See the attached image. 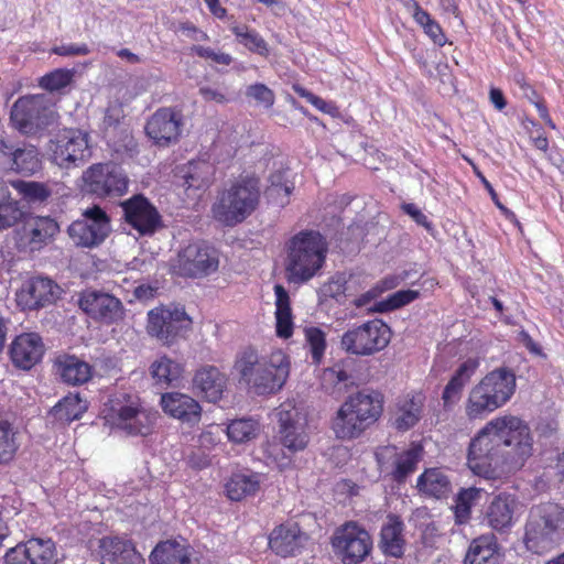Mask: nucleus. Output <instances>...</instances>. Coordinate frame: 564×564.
Masks as SVG:
<instances>
[{"label": "nucleus", "mask_w": 564, "mask_h": 564, "mask_svg": "<svg viewBox=\"0 0 564 564\" xmlns=\"http://www.w3.org/2000/svg\"><path fill=\"white\" fill-rule=\"evenodd\" d=\"M533 454V437L528 424L513 415L489 421L470 441L469 469L487 479L519 470Z\"/></svg>", "instance_id": "obj_1"}, {"label": "nucleus", "mask_w": 564, "mask_h": 564, "mask_svg": "<svg viewBox=\"0 0 564 564\" xmlns=\"http://www.w3.org/2000/svg\"><path fill=\"white\" fill-rule=\"evenodd\" d=\"M290 368V359L281 349L261 357L256 350L246 349L235 362V369L241 380L257 394L273 393L280 390L289 378Z\"/></svg>", "instance_id": "obj_2"}, {"label": "nucleus", "mask_w": 564, "mask_h": 564, "mask_svg": "<svg viewBox=\"0 0 564 564\" xmlns=\"http://www.w3.org/2000/svg\"><path fill=\"white\" fill-rule=\"evenodd\" d=\"M382 413V395L372 390H361L349 395L337 410L332 430L339 440L361 435Z\"/></svg>", "instance_id": "obj_3"}, {"label": "nucleus", "mask_w": 564, "mask_h": 564, "mask_svg": "<svg viewBox=\"0 0 564 564\" xmlns=\"http://www.w3.org/2000/svg\"><path fill=\"white\" fill-rule=\"evenodd\" d=\"M327 250V242L318 231L303 230L296 234L288 245V280L302 284L313 279L322 270Z\"/></svg>", "instance_id": "obj_4"}, {"label": "nucleus", "mask_w": 564, "mask_h": 564, "mask_svg": "<svg viewBox=\"0 0 564 564\" xmlns=\"http://www.w3.org/2000/svg\"><path fill=\"white\" fill-rule=\"evenodd\" d=\"M516 375L507 368L487 373L469 392L465 405L468 419H484L503 406L516 391Z\"/></svg>", "instance_id": "obj_5"}, {"label": "nucleus", "mask_w": 564, "mask_h": 564, "mask_svg": "<svg viewBox=\"0 0 564 564\" xmlns=\"http://www.w3.org/2000/svg\"><path fill=\"white\" fill-rule=\"evenodd\" d=\"M564 535V508L547 502L531 508L524 532L527 549L535 554L551 551Z\"/></svg>", "instance_id": "obj_6"}, {"label": "nucleus", "mask_w": 564, "mask_h": 564, "mask_svg": "<svg viewBox=\"0 0 564 564\" xmlns=\"http://www.w3.org/2000/svg\"><path fill=\"white\" fill-rule=\"evenodd\" d=\"M259 199V180L241 177L218 195L212 207L213 217L223 225L235 226L252 214Z\"/></svg>", "instance_id": "obj_7"}, {"label": "nucleus", "mask_w": 564, "mask_h": 564, "mask_svg": "<svg viewBox=\"0 0 564 564\" xmlns=\"http://www.w3.org/2000/svg\"><path fill=\"white\" fill-rule=\"evenodd\" d=\"M57 112L44 94L20 97L12 106L13 126L25 135H39L57 122Z\"/></svg>", "instance_id": "obj_8"}, {"label": "nucleus", "mask_w": 564, "mask_h": 564, "mask_svg": "<svg viewBox=\"0 0 564 564\" xmlns=\"http://www.w3.org/2000/svg\"><path fill=\"white\" fill-rule=\"evenodd\" d=\"M47 151L61 169L82 166L91 156L89 134L79 129H65L50 140Z\"/></svg>", "instance_id": "obj_9"}, {"label": "nucleus", "mask_w": 564, "mask_h": 564, "mask_svg": "<svg viewBox=\"0 0 564 564\" xmlns=\"http://www.w3.org/2000/svg\"><path fill=\"white\" fill-rule=\"evenodd\" d=\"M109 419L115 426L130 435H147L156 415L145 410L138 397L122 393L111 400Z\"/></svg>", "instance_id": "obj_10"}, {"label": "nucleus", "mask_w": 564, "mask_h": 564, "mask_svg": "<svg viewBox=\"0 0 564 564\" xmlns=\"http://www.w3.org/2000/svg\"><path fill=\"white\" fill-rule=\"evenodd\" d=\"M391 339L389 326L381 319L368 321L349 328L341 336V348L356 356H371L384 349Z\"/></svg>", "instance_id": "obj_11"}, {"label": "nucleus", "mask_w": 564, "mask_h": 564, "mask_svg": "<svg viewBox=\"0 0 564 564\" xmlns=\"http://www.w3.org/2000/svg\"><path fill=\"white\" fill-rule=\"evenodd\" d=\"M82 189L97 197H120L127 194L129 178L115 163H95L83 172Z\"/></svg>", "instance_id": "obj_12"}, {"label": "nucleus", "mask_w": 564, "mask_h": 564, "mask_svg": "<svg viewBox=\"0 0 564 564\" xmlns=\"http://www.w3.org/2000/svg\"><path fill=\"white\" fill-rule=\"evenodd\" d=\"M219 265L215 249L203 242H193L182 248L171 260L174 274L185 278H202L214 273Z\"/></svg>", "instance_id": "obj_13"}, {"label": "nucleus", "mask_w": 564, "mask_h": 564, "mask_svg": "<svg viewBox=\"0 0 564 564\" xmlns=\"http://www.w3.org/2000/svg\"><path fill=\"white\" fill-rule=\"evenodd\" d=\"M332 546L344 564H359L370 554L372 539L358 523L346 522L335 531Z\"/></svg>", "instance_id": "obj_14"}, {"label": "nucleus", "mask_w": 564, "mask_h": 564, "mask_svg": "<svg viewBox=\"0 0 564 564\" xmlns=\"http://www.w3.org/2000/svg\"><path fill=\"white\" fill-rule=\"evenodd\" d=\"M276 416L282 446L290 453L303 451L308 444L307 417L303 406L288 400L276 409Z\"/></svg>", "instance_id": "obj_15"}, {"label": "nucleus", "mask_w": 564, "mask_h": 564, "mask_svg": "<svg viewBox=\"0 0 564 564\" xmlns=\"http://www.w3.org/2000/svg\"><path fill=\"white\" fill-rule=\"evenodd\" d=\"M110 231V217L97 205L86 208L82 218L73 221L68 227L72 241L76 246L85 248L98 247L106 240Z\"/></svg>", "instance_id": "obj_16"}, {"label": "nucleus", "mask_w": 564, "mask_h": 564, "mask_svg": "<svg viewBox=\"0 0 564 564\" xmlns=\"http://www.w3.org/2000/svg\"><path fill=\"white\" fill-rule=\"evenodd\" d=\"M423 454V446L412 443L402 452H398L395 447L391 446L380 448L376 453V457L381 470L387 471L397 482H404L416 470Z\"/></svg>", "instance_id": "obj_17"}, {"label": "nucleus", "mask_w": 564, "mask_h": 564, "mask_svg": "<svg viewBox=\"0 0 564 564\" xmlns=\"http://www.w3.org/2000/svg\"><path fill=\"white\" fill-rule=\"evenodd\" d=\"M191 325L182 307H155L148 313V333L165 344H171Z\"/></svg>", "instance_id": "obj_18"}, {"label": "nucleus", "mask_w": 564, "mask_h": 564, "mask_svg": "<svg viewBox=\"0 0 564 564\" xmlns=\"http://www.w3.org/2000/svg\"><path fill=\"white\" fill-rule=\"evenodd\" d=\"M120 205L126 223L140 236H152L163 227L160 213L143 195H134Z\"/></svg>", "instance_id": "obj_19"}, {"label": "nucleus", "mask_w": 564, "mask_h": 564, "mask_svg": "<svg viewBox=\"0 0 564 564\" xmlns=\"http://www.w3.org/2000/svg\"><path fill=\"white\" fill-rule=\"evenodd\" d=\"M78 304L89 317L105 324L117 323L124 315L121 301L106 292L84 291L79 296Z\"/></svg>", "instance_id": "obj_20"}, {"label": "nucleus", "mask_w": 564, "mask_h": 564, "mask_svg": "<svg viewBox=\"0 0 564 564\" xmlns=\"http://www.w3.org/2000/svg\"><path fill=\"white\" fill-rule=\"evenodd\" d=\"M59 288L48 278H32L17 292V303L22 310H36L55 301Z\"/></svg>", "instance_id": "obj_21"}, {"label": "nucleus", "mask_w": 564, "mask_h": 564, "mask_svg": "<svg viewBox=\"0 0 564 564\" xmlns=\"http://www.w3.org/2000/svg\"><path fill=\"white\" fill-rule=\"evenodd\" d=\"M0 164L17 173L30 175L40 170L41 160L34 145L19 148L1 140Z\"/></svg>", "instance_id": "obj_22"}, {"label": "nucleus", "mask_w": 564, "mask_h": 564, "mask_svg": "<svg viewBox=\"0 0 564 564\" xmlns=\"http://www.w3.org/2000/svg\"><path fill=\"white\" fill-rule=\"evenodd\" d=\"M145 132L155 144L169 145L181 133V117L170 108H161L148 120Z\"/></svg>", "instance_id": "obj_23"}, {"label": "nucleus", "mask_w": 564, "mask_h": 564, "mask_svg": "<svg viewBox=\"0 0 564 564\" xmlns=\"http://www.w3.org/2000/svg\"><path fill=\"white\" fill-rule=\"evenodd\" d=\"M98 553L101 564H145L132 542L118 536L100 539Z\"/></svg>", "instance_id": "obj_24"}, {"label": "nucleus", "mask_w": 564, "mask_h": 564, "mask_svg": "<svg viewBox=\"0 0 564 564\" xmlns=\"http://www.w3.org/2000/svg\"><path fill=\"white\" fill-rule=\"evenodd\" d=\"M44 344L36 333H23L14 338L10 347L12 362L21 369L29 370L43 357Z\"/></svg>", "instance_id": "obj_25"}, {"label": "nucleus", "mask_w": 564, "mask_h": 564, "mask_svg": "<svg viewBox=\"0 0 564 564\" xmlns=\"http://www.w3.org/2000/svg\"><path fill=\"white\" fill-rule=\"evenodd\" d=\"M519 502L510 494H499L489 503L486 511L488 525L497 532H507L510 530L517 517Z\"/></svg>", "instance_id": "obj_26"}, {"label": "nucleus", "mask_w": 564, "mask_h": 564, "mask_svg": "<svg viewBox=\"0 0 564 564\" xmlns=\"http://www.w3.org/2000/svg\"><path fill=\"white\" fill-rule=\"evenodd\" d=\"M307 536L296 523L276 527L269 536V546L278 555L293 556L304 547Z\"/></svg>", "instance_id": "obj_27"}, {"label": "nucleus", "mask_w": 564, "mask_h": 564, "mask_svg": "<svg viewBox=\"0 0 564 564\" xmlns=\"http://www.w3.org/2000/svg\"><path fill=\"white\" fill-rule=\"evenodd\" d=\"M161 405L167 415L183 423L196 424L200 420L202 408L199 403L187 394L180 392L164 393L161 397Z\"/></svg>", "instance_id": "obj_28"}, {"label": "nucleus", "mask_w": 564, "mask_h": 564, "mask_svg": "<svg viewBox=\"0 0 564 564\" xmlns=\"http://www.w3.org/2000/svg\"><path fill=\"white\" fill-rule=\"evenodd\" d=\"M405 525L401 518L395 514H388L381 525L379 549L384 555L401 557L405 550Z\"/></svg>", "instance_id": "obj_29"}, {"label": "nucleus", "mask_w": 564, "mask_h": 564, "mask_svg": "<svg viewBox=\"0 0 564 564\" xmlns=\"http://www.w3.org/2000/svg\"><path fill=\"white\" fill-rule=\"evenodd\" d=\"M425 397L417 392L398 400L393 413V425L398 431H408L423 416Z\"/></svg>", "instance_id": "obj_30"}, {"label": "nucleus", "mask_w": 564, "mask_h": 564, "mask_svg": "<svg viewBox=\"0 0 564 564\" xmlns=\"http://www.w3.org/2000/svg\"><path fill=\"white\" fill-rule=\"evenodd\" d=\"M501 552L495 534L475 538L467 550L464 564H500Z\"/></svg>", "instance_id": "obj_31"}, {"label": "nucleus", "mask_w": 564, "mask_h": 564, "mask_svg": "<svg viewBox=\"0 0 564 564\" xmlns=\"http://www.w3.org/2000/svg\"><path fill=\"white\" fill-rule=\"evenodd\" d=\"M149 560L151 564H195L192 547L186 542L177 540L158 543Z\"/></svg>", "instance_id": "obj_32"}, {"label": "nucleus", "mask_w": 564, "mask_h": 564, "mask_svg": "<svg viewBox=\"0 0 564 564\" xmlns=\"http://www.w3.org/2000/svg\"><path fill=\"white\" fill-rule=\"evenodd\" d=\"M477 367V360L468 359L456 369L442 393L443 404L446 410H451L459 402L463 389L474 376Z\"/></svg>", "instance_id": "obj_33"}, {"label": "nucleus", "mask_w": 564, "mask_h": 564, "mask_svg": "<svg viewBox=\"0 0 564 564\" xmlns=\"http://www.w3.org/2000/svg\"><path fill=\"white\" fill-rule=\"evenodd\" d=\"M193 382L206 400L217 402L225 391L227 379L216 367L206 366L197 370Z\"/></svg>", "instance_id": "obj_34"}, {"label": "nucleus", "mask_w": 564, "mask_h": 564, "mask_svg": "<svg viewBox=\"0 0 564 564\" xmlns=\"http://www.w3.org/2000/svg\"><path fill=\"white\" fill-rule=\"evenodd\" d=\"M55 366L62 380L68 384H83L91 378L90 365L76 356H62Z\"/></svg>", "instance_id": "obj_35"}, {"label": "nucleus", "mask_w": 564, "mask_h": 564, "mask_svg": "<svg viewBox=\"0 0 564 564\" xmlns=\"http://www.w3.org/2000/svg\"><path fill=\"white\" fill-rule=\"evenodd\" d=\"M275 294V330L280 338L288 339L293 334V316L290 305V296L286 290L280 285H274Z\"/></svg>", "instance_id": "obj_36"}, {"label": "nucleus", "mask_w": 564, "mask_h": 564, "mask_svg": "<svg viewBox=\"0 0 564 564\" xmlns=\"http://www.w3.org/2000/svg\"><path fill=\"white\" fill-rule=\"evenodd\" d=\"M416 487L422 494L441 499L449 494L451 481L442 469L430 468L420 475Z\"/></svg>", "instance_id": "obj_37"}, {"label": "nucleus", "mask_w": 564, "mask_h": 564, "mask_svg": "<svg viewBox=\"0 0 564 564\" xmlns=\"http://www.w3.org/2000/svg\"><path fill=\"white\" fill-rule=\"evenodd\" d=\"M31 249H40L57 231V223L48 217H40L29 221L24 228Z\"/></svg>", "instance_id": "obj_38"}, {"label": "nucleus", "mask_w": 564, "mask_h": 564, "mask_svg": "<svg viewBox=\"0 0 564 564\" xmlns=\"http://www.w3.org/2000/svg\"><path fill=\"white\" fill-rule=\"evenodd\" d=\"M260 486L257 474H234L226 484L227 496L230 500L240 501L254 495Z\"/></svg>", "instance_id": "obj_39"}, {"label": "nucleus", "mask_w": 564, "mask_h": 564, "mask_svg": "<svg viewBox=\"0 0 564 564\" xmlns=\"http://www.w3.org/2000/svg\"><path fill=\"white\" fill-rule=\"evenodd\" d=\"M25 542L31 564L57 563V550L52 539L32 538Z\"/></svg>", "instance_id": "obj_40"}, {"label": "nucleus", "mask_w": 564, "mask_h": 564, "mask_svg": "<svg viewBox=\"0 0 564 564\" xmlns=\"http://www.w3.org/2000/svg\"><path fill=\"white\" fill-rule=\"evenodd\" d=\"M87 410V402L82 400L78 393L63 398L51 411L52 415L63 422H73L80 419Z\"/></svg>", "instance_id": "obj_41"}, {"label": "nucleus", "mask_w": 564, "mask_h": 564, "mask_svg": "<svg viewBox=\"0 0 564 564\" xmlns=\"http://www.w3.org/2000/svg\"><path fill=\"white\" fill-rule=\"evenodd\" d=\"M225 432L231 442L247 443L258 436L260 424L253 419H238L231 421Z\"/></svg>", "instance_id": "obj_42"}, {"label": "nucleus", "mask_w": 564, "mask_h": 564, "mask_svg": "<svg viewBox=\"0 0 564 564\" xmlns=\"http://www.w3.org/2000/svg\"><path fill=\"white\" fill-rule=\"evenodd\" d=\"M18 448L17 430L9 420L0 416V465L9 464Z\"/></svg>", "instance_id": "obj_43"}, {"label": "nucleus", "mask_w": 564, "mask_h": 564, "mask_svg": "<svg viewBox=\"0 0 564 564\" xmlns=\"http://www.w3.org/2000/svg\"><path fill=\"white\" fill-rule=\"evenodd\" d=\"M230 31L236 35L238 42L250 52L263 57L269 55V46L265 40L254 30L246 25H231Z\"/></svg>", "instance_id": "obj_44"}, {"label": "nucleus", "mask_w": 564, "mask_h": 564, "mask_svg": "<svg viewBox=\"0 0 564 564\" xmlns=\"http://www.w3.org/2000/svg\"><path fill=\"white\" fill-rule=\"evenodd\" d=\"M413 19L436 45H445L446 36L441 25L416 1H413Z\"/></svg>", "instance_id": "obj_45"}, {"label": "nucleus", "mask_w": 564, "mask_h": 564, "mask_svg": "<svg viewBox=\"0 0 564 564\" xmlns=\"http://www.w3.org/2000/svg\"><path fill=\"white\" fill-rule=\"evenodd\" d=\"M214 166L205 161L191 162L188 172L185 175V184L188 188H206L208 187L214 177Z\"/></svg>", "instance_id": "obj_46"}, {"label": "nucleus", "mask_w": 564, "mask_h": 564, "mask_svg": "<svg viewBox=\"0 0 564 564\" xmlns=\"http://www.w3.org/2000/svg\"><path fill=\"white\" fill-rule=\"evenodd\" d=\"M181 373V365L166 356L160 357L151 365V375L158 384L169 386L178 380Z\"/></svg>", "instance_id": "obj_47"}, {"label": "nucleus", "mask_w": 564, "mask_h": 564, "mask_svg": "<svg viewBox=\"0 0 564 564\" xmlns=\"http://www.w3.org/2000/svg\"><path fill=\"white\" fill-rule=\"evenodd\" d=\"M322 384L332 394L341 393L354 384V377L339 365H335L324 370Z\"/></svg>", "instance_id": "obj_48"}, {"label": "nucleus", "mask_w": 564, "mask_h": 564, "mask_svg": "<svg viewBox=\"0 0 564 564\" xmlns=\"http://www.w3.org/2000/svg\"><path fill=\"white\" fill-rule=\"evenodd\" d=\"M356 281L354 279L346 280L345 275L336 274L322 288L325 296L335 299L341 302L343 299L354 295V286Z\"/></svg>", "instance_id": "obj_49"}, {"label": "nucleus", "mask_w": 564, "mask_h": 564, "mask_svg": "<svg viewBox=\"0 0 564 564\" xmlns=\"http://www.w3.org/2000/svg\"><path fill=\"white\" fill-rule=\"evenodd\" d=\"M305 346L307 347L314 364H321L326 350L325 333L314 326L304 328Z\"/></svg>", "instance_id": "obj_50"}, {"label": "nucleus", "mask_w": 564, "mask_h": 564, "mask_svg": "<svg viewBox=\"0 0 564 564\" xmlns=\"http://www.w3.org/2000/svg\"><path fill=\"white\" fill-rule=\"evenodd\" d=\"M74 75V69L57 68L42 76L39 86L51 93L59 91L70 85Z\"/></svg>", "instance_id": "obj_51"}, {"label": "nucleus", "mask_w": 564, "mask_h": 564, "mask_svg": "<svg viewBox=\"0 0 564 564\" xmlns=\"http://www.w3.org/2000/svg\"><path fill=\"white\" fill-rule=\"evenodd\" d=\"M417 296L419 291L400 290L389 295L386 300L375 303V306L369 310L380 313L394 311L413 302Z\"/></svg>", "instance_id": "obj_52"}, {"label": "nucleus", "mask_w": 564, "mask_h": 564, "mask_svg": "<svg viewBox=\"0 0 564 564\" xmlns=\"http://www.w3.org/2000/svg\"><path fill=\"white\" fill-rule=\"evenodd\" d=\"M479 490L476 488L463 489L457 498L454 507V514L456 522L459 524L466 523L470 517L473 502L478 498Z\"/></svg>", "instance_id": "obj_53"}, {"label": "nucleus", "mask_w": 564, "mask_h": 564, "mask_svg": "<svg viewBox=\"0 0 564 564\" xmlns=\"http://www.w3.org/2000/svg\"><path fill=\"white\" fill-rule=\"evenodd\" d=\"M20 191L32 202H44L52 194V189L47 184L37 182H22L20 184Z\"/></svg>", "instance_id": "obj_54"}, {"label": "nucleus", "mask_w": 564, "mask_h": 564, "mask_svg": "<svg viewBox=\"0 0 564 564\" xmlns=\"http://www.w3.org/2000/svg\"><path fill=\"white\" fill-rule=\"evenodd\" d=\"M246 95L264 108H270L274 104V94L264 84H253L249 86L247 88Z\"/></svg>", "instance_id": "obj_55"}, {"label": "nucleus", "mask_w": 564, "mask_h": 564, "mask_svg": "<svg viewBox=\"0 0 564 564\" xmlns=\"http://www.w3.org/2000/svg\"><path fill=\"white\" fill-rule=\"evenodd\" d=\"M22 217L18 203L0 204V230L12 227Z\"/></svg>", "instance_id": "obj_56"}, {"label": "nucleus", "mask_w": 564, "mask_h": 564, "mask_svg": "<svg viewBox=\"0 0 564 564\" xmlns=\"http://www.w3.org/2000/svg\"><path fill=\"white\" fill-rule=\"evenodd\" d=\"M293 186L288 183H281L272 178L271 185L267 189V196L271 199L276 200L281 206L289 203V196L292 194Z\"/></svg>", "instance_id": "obj_57"}, {"label": "nucleus", "mask_w": 564, "mask_h": 564, "mask_svg": "<svg viewBox=\"0 0 564 564\" xmlns=\"http://www.w3.org/2000/svg\"><path fill=\"white\" fill-rule=\"evenodd\" d=\"M224 433L225 430L219 425H209L198 437L200 448L212 449L220 443Z\"/></svg>", "instance_id": "obj_58"}, {"label": "nucleus", "mask_w": 564, "mask_h": 564, "mask_svg": "<svg viewBox=\"0 0 564 564\" xmlns=\"http://www.w3.org/2000/svg\"><path fill=\"white\" fill-rule=\"evenodd\" d=\"M294 91L299 96L305 98L311 105H313L316 109H318L319 111H322L324 113H332V111L335 109V107L332 104H329L326 100H324L323 98L314 95L313 93L308 91L307 89H305L302 86L295 85Z\"/></svg>", "instance_id": "obj_59"}, {"label": "nucleus", "mask_w": 564, "mask_h": 564, "mask_svg": "<svg viewBox=\"0 0 564 564\" xmlns=\"http://www.w3.org/2000/svg\"><path fill=\"white\" fill-rule=\"evenodd\" d=\"M52 53L59 56H85L90 53V48L85 43H68L55 45Z\"/></svg>", "instance_id": "obj_60"}, {"label": "nucleus", "mask_w": 564, "mask_h": 564, "mask_svg": "<svg viewBox=\"0 0 564 564\" xmlns=\"http://www.w3.org/2000/svg\"><path fill=\"white\" fill-rule=\"evenodd\" d=\"M192 51L199 57L212 59L217 64L229 65L232 62L231 55L223 52H215L210 47L194 45Z\"/></svg>", "instance_id": "obj_61"}, {"label": "nucleus", "mask_w": 564, "mask_h": 564, "mask_svg": "<svg viewBox=\"0 0 564 564\" xmlns=\"http://www.w3.org/2000/svg\"><path fill=\"white\" fill-rule=\"evenodd\" d=\"M6 564H31L26 542L9 549L4 555Z\"/></svg>", "instance_id": "obj_62"}, {"label": "nucleus", "mask_w": 564, "mask_h": 564, "mask_svg": "<svg viewBox=\"0 0 564 564\" xmlns=\"http://www.w3.org/2000/svg\"><path fill=\"white\" fill-rule=\"evenodd\" d=\"M409 273L403 271L402 273H394L383 278L376 286L380 293L392 290L400 285L408 279Z\"/></svg>", "instance_id": "obj_63"}, {"label": "nucleus", "mask_w": 564, "mask_h": 564, "mask_svg": "<svg viewBox=\"0 0 564 564\" xmlns=\"http://www.w3.org/2000/svg\"><path fill=\"white\" fill-rule=\"evenodd\" d=\"M402 210L409 215L417 225L430 227V221L423 212L412 203H404L401 206Z\"/></svg>", "instance_id": "obj_64"}]
</instances>
